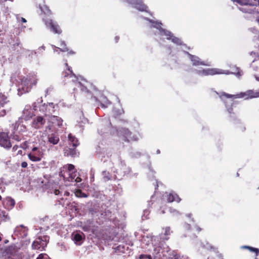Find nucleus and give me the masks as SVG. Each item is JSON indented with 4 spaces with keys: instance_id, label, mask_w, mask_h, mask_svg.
<instances>
[{
    "instance_id": "f257e3e1",
    "label": "nucleus",
    "mask_w": 259,
    "mask_h": 259,
    "mask_svg": "<svg viewBox=\"0 0 259 259\" xmlns=\"http://www.w3.org/2000/svg\"><path fill=\"white\" fill-rule=\"evenodd\" d=\"M223 97H225L227 98L233 99L245 98V99H248L249 98L259 97V92H254L252 91H248L246 93H240L236 95H230L223 92L220 95V97L221 98H222Z\"/></svg>"
},
{
    "instance_id": "f03ea898",
    "label": "nucleus",
    "mask_w": 259,
    "mask_h": 259,
    "mask_svg": "<svg viewBox=\"0 0 259 259\" xmlns=\"http://www.w3.org/2000/svg\"><path fill=\"white\" fill-rule=\"evenodd\" d=\"M76 171L74 166L72 164H68L63 166V169L61 171V175L63 178H66V173L69 175L68 181H72L76 176Z\"/></svg>"
},
{
    "instance_id": "7ed1b4c3",
    "label": "nucleus",
    "mask_w": 259,
    "mask_h": 259,
    "mask_svg": "<svg viewBox=\"0 0 259 259\" xmlns=\"http://www.w3.org/2000/svg\"><path fill=\"white\" fill-rule=\"evenodd\" d=\"M119 134L120 136L127 142L137 141L138 140V137L126 128H121L119 131Z\"/></svg>"
},
{
    "instance_id": "20e7f679",
    "label": "nucleus",
    "mask_w": 259,
    "mask_h": 259,
    "mask_svg": "<svg viewBox=\"0 0 259 259\" xmlns=\"http://www.w3.org/2000/svg\"><path fill=\"white\" fill-rule=\"evenodd\" d=\"M46 26L54 33L60 34L62 33V29L57 22H53L52 20H45L43 18Z\"/></svg>"
},
{
    "instance_id": "39448f33",
    "label": "nucleus",
    "mask_w": 259,
    "mask_h": 259,
    "mask_svg": "<svg viewBox=\"0 0 259 259\" xmlns=\"http://www.w3.org/2000/svg\"><path fill=\"white\" fill-rule=\"evenodd\" d=\"M42 156V152L37 147H33L31 152L28 154L29 159L33 162L40 161Z\"/></svg>"
},
{
    "instance_id": "423d86ee",
    "label": "nucleus",
    "mask_w": 259,
    "mask_h": 259,
    "mask_svg": "<svg viewBox=\"0 0 259 259\" xmlns=\"http://www.w3.org/2000/svg\"><path fill=\"white\" fill-rule=\"evenodd\" d=\"M196 73L201 76L213 75L221 74V70L217 68H207L196 70Z\"/></svg>"
},
{
    "instance_id": "0eeeda50",
    "label": "nucleus",
    "mask_w": 259,
    "mask_h": 259,
    "mask_svg": "<svg viewBox=\"0 0 259 259\" xmlns=\"http://www.w3.org/2000/svg\"><path fill=\"white\" fill-rule=\"evenodd\" d=\"M0 145L6 149H10L12 147L8 133H0Z\"/></svg>"
},
{
    "instance_id": "6e6552de",
    "label": "nucleus",
    "mask_w": 259,
    "mask_h": 259,
    "mask_svg": "<svg viewBox=\"0 0 259 259\" xmlns=\"http://www.w3.org/2000/svg\"><path fill=\"white\" fill-rule=\"evenodd\" d=\"M78 87L82 93L87 94L91 98L93 97L92 91L95 90V88L91 84L86 82V84H84L79 82H78Z\"/></svg>"
},
{
    "instance_id": "1a4fd4ad",
    "label": "nucleus",
    "mask_w": 259,
    "mask_h": 259,
    "mask_svg": "<svg viewBox=\"0 0 259 259\" xmlns=\"http://www.w3.org/2000/svg\"><path fill=\"white\" fill-rule=\"evenodd\" d=\"M46 123L45 119L40 116L34 118L32 122V126L35 129L42 128Z\"/></svg>"
},
{
    "instance_id": "9d476101",
    "label": "nucleus",
    "mask_w": 259,
    "mask_h": 259,
    "mask_svg": "<svg viewBox=\"0 0 259 259\" xmlns=\"http://www.w3.org/2000/svg\"><path fill=\"white\" fill-rule=\"evenodd\" d=\"M47 245L46 240H42L40 237L33 241L32 244V248L33 249H44Z\"/></svg>"
},
{
    "instance_id": "9b49d317",
    "label": "nucleus",
    "mask_w": 259,
    "mask_h": 259,
    "mask_svg": "<svg viewBox=\"0 0 259 259\" xmlns=\"http://www.w3.org/2000/svg\"><path fill=\"white\" fill-rule=\"evenodd\" d=\"M31 87L30 80L27 78L24 77L22 79L19 90H21L23 92L27 93L30 91Z\"/></svg>"
},
{
    "instance_id": "f8f14e48",
    "label": "nucleus",
    "mask_w": 259,
    "mask_h": 259,
    "mask_svg": "<svg viewBox=\"0 0 259 259\" xmlns=\"http://www.w3.org/2000/svg\"><path fill=\"white\" fill-rule=\"evenodd\" d=\"M188 55L189 59L192 62L193 66H207V64L203 61H201V59L197 56L193 55L188 53Z\"/></svg>"
},
{
    "instance_id": "ddd939ff",
    "label": "nucleus",
    "mask_w": 259,
    "mask_h": 259,
    "mask_svg": "<svg viewBox=\"0 0 259 259\" xmlns=\"http://www.w3.org/2000/svg\"><path fill=\"white\" fill-rule=\"evenodd\" d=\"M7 97L0 93V117L4 116L6 114L5 105L7 103Z\"/></svg>"
},
{
    "instance_id": "4468645a",
    "label": "nucleus",
    "mask_w": 259,
    "mask_h": 259,
    "mask_svg": "<svg viewBox=\"0 0 259 259\" xmlns=\"http://www.w3.org/2000/svg\"><path fill=\"white\" fill-rule=\"evenodd\" d=\"M72 236L73 240L77 245H80L81 241L85 238V235L82 232L73 233Z\"/></svg>"
},
{
    "instance_id": "2eb2a0df",
    "label": "nucleus",
    "mask_w": 259,
    "mask_h": 259,
    "mask_svg": "<svg viewBox=\"0 0 259 259\" xmlns=\"http://www.w3.org/2000/svg\"><path fill=\"white\" fill-rule=\"evenodd\" d=\"M64 155L66 156H71L74 157L77 156L79 154V152H77L76 147H73V148H71L68 147H66L64 149Z\"/></svg>"
},
{
    "instance_id": "dca6fc26",
    "label": "nucleus",
    "mask_w": 259,
    "mask_h": 259,
    "mask_svg": "<svg viewBox=\"0 0 259 259\" xmlns=\"http://www.w3.org/2000/svg\"><path fill=\"white\" fill-rule=\"evenodd\" d=\"M166 201L169 203L172 202L174 201L180 202L181 201V199L176 193H170L166 195Z\"/></svg>"
},
{
    "instance_id": "f3484780",
    "label": "nucleus",
    "mask_w": 259,
    "mask_h": 259,
    "mask_svg": "<svg viewBox=\"0 0 259 259\" xmlns=\"http://www.w3.org/2000/svg\"><path fill=\"white\" fill-rule=\"evenodd\" d=\"M49 122L55 125L61 126L62 125L63 120L59 116L51 115L49 118Z\"/></svg>"
},
{
    "instance_id": "a211bd4d",
    "label": "nucleus",
    "mask_w": 259,
    "mask_h": 259,
    "mask_svg": "<svg viewBox=\"0 0 259 259\" xmlns=\"http://www.w3.org/2000/svg\"><path fill=\"white\" fill-rule=\"evenodd\" d=\"M67 69L66 70H64L62 72V76L65 78L66 77H72L73 76L75 77V74L73 73L71 67L69 66L68 64H65Z\"/></svg>"
},
{
    "instance_id": "6ab92c4d",
    "label": "nucleus",
    "mask_w": 259,
    "mask_h": 259,
    "mask_svg": "<svg viewBox=\"0 0 259 259\" xmlns=\"http://www.w3.org/2000/svg\"><path fill=\"white\" fill-rule=\"evenodd\" d=\"M69 145H72L73 147H76L79 145L78 139L71 134L68 135Z\"/></svg>"
},
{
    "instance_id": "aec40b11",
    "label": "nucleus",
    "mask_w": 259,
    "mask_h": 259,
    "mask_svg": "<svg viewBox=\"0 0 259 259\" xmlns=\"http://www.w3.org/2000/svg\"><path fill=\"white\" fill-rule=\"evenodd\" d=\"M58 108V105L54 104L53 103H49L46 105V110L48 114L54 113L56 109Z\"/></svg>"
},
{
    "instance_id": "412c9836",
    "label": "nucleus",
    "mask_w": 259,
    "mask_h": 259,
    "mask_svg": "<svg viewBox=\"0 0 259 259\" xmlns=\"http://www.w3.org/2000/svg\"><path fill=\"white\" fill-rule=\"evenodd\" d=\"M164 233L161 234V238L163 240H167L169 239V236L171 234L172 231L169 227L163 228Z\"/></svg>"
},
{
    "instance_id": "4be33fe9",
    "label": "nucleus",
    "mask_w": 259,
    "mask_h": 259,
    "mask_svg": "<svg viewBox=\"0 0 259 259\" xmlns=\"http://www.w3.org/2000/svg\"><path fill=\"white\" fill-rule=\"evenodd\" d=\"M38 8L40 10L41 14H43L47 16H50L52 14L51 10L50 9L49 7L46 5H44L43 6H41L40 5H39Z\"/></svg>"
},
{
    "instance_id": "5701e85b",
    "label": "nucleus",
    "mask_w": 259,
    "mask_h": 259,
    "mask_svg": "<svg viewBox=\"0 0 259 259\" xmlns=\"http://www.w3.org/2000/svg\"><path fill=\"white\" fill-rule=\"evenodd\" d=\"M48 141L53 145L57 144L59 141V138L57 134H52L48 136Z\"/></svg>"
},
{
    "instance_id": "b1692460",
    "label": "nucleus",
    "mask_w": 259,
    "mask_h": 259,
    "mask_svg": "<svg viewBox=\"0 0 259 259\" xmlns=\"http://www.w3.org/2000/svg\"><path fill=\"white\" fill-rule=\"evenodd\" d=\"M60 47L58 48L62 52H67L69 54H74V52L67 47L66 44L64 41H61L59 44Z\"/></svg>"
},
{
    "instance_id": "393cba45",
    "label": "nucleus",
    "mask_w": 259,
    "mask_h": 259,
    "mask_svg": "<svg viewBox=\"0 0 259 259\" xmlns=\"http://www.w3.org/2000/svg\"><path fill=\"white\" fill-rule=\"evenodd\" d=\"M93 224V221L92 220H88L85 223L84 225L82 227V230L85 232L90 231L92 225Z\"/></svg>"
},
{
    "instance_id": "a878e982",
    "label": "nucleus",
    "mask_w": 259,
    "mask_h": 259,
    "mask_svg": "<svg viewBox=\"0 0 259 259\" xmlns=\"http://www.w3.org/2000/svg\"><path fill=\"white\" fill-rule=\"evenodd\" d=\"M204 247L207 250L212 251V252H211L210 254L214 253H215V252L219 251L218 250V248L213 246L208 242H207L205 245H204Z\"/></svg>"
},
{
    "instance_id": "bb28decb",
    "label": "nucleus",
    "mask_w": 259,
    "mask_h": 259,
    "mask_svg": "<svg viewBox=\"0 0 259 259\" xmlns=\"http://www.w3.org/2000/svg\"><path fill=\"white\" fill-rule=\"evenodd\" d=\"M207 259H224L222 253L219 251H217L214 253L210 254Z\"/></svg>"
},
{
    "instance_id": "cd10ccee",
    "label": "nucleus",
    "mask_w": 259,
    "mask_h": 259,
    "mask_svg": "<svg viewBox=\"0 0 259 259\" xmlns=\"http://www.w3.org/2000/svg\"><path fill=\"white\" fill-rule=\"evenodd\" d=\"M160 33L162 35H165L166 39L170 40L172 37V34L169 31L162 29L160 30Z\"/></svg>"
},
{
    "instance_id": "c85d7f7f",
    "label": "nucleus",
    "mask_w": 259,
    "mask_h": 259,
    "mask_svg": "<svg viewBox=\"0 0 259 259\" xmlns=\"http://www.w3.org/2000/svg\"><path fill=\"white\" fill-rule=\"evenodd\" d=\"M75 195L77 197H88V195L83 193L80 189H77L75 192Z\"/></svg>"
},
{
    "instance_id": "c756f323",
    "label": "nucleus",
    "mask_w": 259,
    "mask_h": 259,
    "mask_svg": "<svg viewBox=\"0 0 259 259\" xmlns=\"http://www.w3.org/2000/svg\"><path fill=\"white\" fill-rule=\"evenodd\" d=\"M234 2H237V3L242 5H251L250 0H232Z\"/></svg>"
},
{
    "instance_id": "7c9ffc66",
    "label": "nucleus",
    "mask_w": 259,
    "mask_h": 259,
    "mask_svg": "<svg viewBox=\"0 0 259 259\" xmlns=\"http://www.w3.org/2000/svg\"><path fill=\"white\" fill-rule=\"evenodd\" d=\"M243 247L244 248L248 249L250 251L255 252L256 256H257L259 254V250L256 248L252 247L249 246H244Z\"/></svg>"
},
{
    "instance_id": "2f4dec72",
    "label": "nucleus",
    "mask_w": 259,
    "mask_h": 259,
    "mask_svg": "<svg viewBox=\"0 0 259 259\" xmlns=\"http://www.w3.org/2000/svg\"><path fill=\"white\" fill-rule=\"evenodd\" d=\"M102 175L103 176L104 178L106 180L108 181L111 180V175L108 171H104L102 172Z\"/></svg>"
},
{
    "instance_id": "473e14b6",
    "label": "nucleus",
    "mask_w": 259,
    "mask_h": 259,
    "mask_svg": "<svg viewBox=\"0 0 259 259\" xmlns=\"http://www.w3.org/2000/svg\"><path fill=\"white\" fill-rule=\"evenodd\" d=\"M171 40L172 42L177 44V45H181V40L179 38L176 37L175 36H174L172 35V37L170 39Z\"/></svg>"
},
{
    "instance_id": "72a5a7b5",
    "label": "nucleus",
    "mask_w": 259,
    "mask_h": 259,
    "mask_svg": "<svg viewBox=\"0 0 259 259\" xmlns=\"http://www.w3.org/2000/svg\"><path fill=\"white\" fill-rule=\"evenodd\" d=\"M98 228L97 226H92L90 231L95 235H97L98 234Z\"/></svg>"
},
{
    "instance_id": "f704fd0d",
    "label": "nucleus",
    "mask_w": 259,
    "mask_h": 259,
    "mask_svg": "<svg viewBox=\"0 0 259 259\" xmlns=\"http://www.w3.org/2000/svg\"><path fill=\"white\" fill-rule=\"evenodd\" d=\"M36 259H49V256L45 253H41L39 254Z\"/></svg>"
},
{
    "instance_id": "c9c22d12",
    "label": "nucleus",
    "mask_w": 259,
    "mask_h": 259,
    "mask_svg": "<svg viewBox=\"0 0 259 259\" xmlns=\"http://www.w3.org/2000/svg\"><path fill=\"white\" fill-rule=\"evenodd\" d=\"M168 259H183V258L180 255L176 254L170 256Z\"/></svg>"
},
{
    "instance_id": "e433bc0d",
    "label": "nucleus",
    "mask_w": 259,
    "mask_h": 259,
    "mask_svg": "<svg viewBox=\"0 0 259 259\" xmlns=\"http://www.w3.org/2000/svg\"><path fill=\"white\" fill-rule=\"evenodd\" d=\"M140 259H144V258H148V259H152L151 255H145V254H141L139 256Z\"/></svg>"
},
{
    "instance_id": "4c0bfd02",
    "label": "nucleus",
    "mask_w": 259,
    "mask_h": 259,
    "mask_svg": "<svg viewBox=\"0 0 259 259\" xmlns=\"http://www.w3.org/2000/svg\"><path fill=\"white\" fill-rule=\"evenodd\" d=\"M8 203L12 207H13L15 204V202L14 200H13L12 199H10L8 200Z\"/></svg>"
},
{
    "instance_id": "58836bf2",
    "label": "nucleus",
    "mask_w": 259,
    "mask_h": 259,
    "mask_svg": "<svg viewBox=\"0 0 259 259\" xmlns=\"http://www.w3.org/2000/svg\"><path fill=\"white\" fill-rule=\"evenodd\" d=\"M27 165H28L27 163L25 161H23L21 163V167L23 168L27 167Z\"/></svg>"
},
{
    "instance_id": "ea45409f",
    "label": "nucleus",
    "mask_w": 259,
    "mask_h": 259,
    "mask_svg": "<svg viewBox=\"0 0 259 259\" xmlns=\"http://www.w3.org/2000/svg\"><path fill=\"white\" fill-rule=\"evenodd\" d=\"M114 112H115V114L116 115H121V114L123 113L124 111L122 109L121 110H120L118 112H117L116 110L114 111Z\"/></svg>"
},
{
    "instance_id": "a19ab883",
    "label": "nucleus",
    "mask_w": 259,
    "mask_h": 259,
    "mask_svg": "<svg viewBox=\"0 0 259 259\" xmlns=\"http://www.w3.org/2000/svg\"><path fill=\"white\" fill-rule=\"evenodd\" d=\"M239 128L241 132H244L246 130V128L243 125H241Z\"/></svg>"
},
{
    "instance_id": "79ce46f5",
    "label": "nucleus",
    "mask_w": 259,
    "mask_h": 259,
    "mask_svg": "<svg viewBox=\"0 0 259 259\" xmlns=\"http://www.w3.org/2000/svg\"><path fill=\"white\" fill-rule=\"evenodd\" d=\"M195 229L196 230V231H197L198 232H200L202 230V229L198 226H196L195 227Z\"/></svg>"
},
{
    "instance_id": "37998d69",
    "label": "nucleus",
    "mask_w": 259,
    "mask_h": 259,
    "mask_svg": "<svg viewBox=\"0 0 259 259\" xmlns=\"http://www.w3.org/2000/svg\"><path fill=\"white\" fill-rule=\"evenodd\" d=\"M20 44V40L18 39H17V42L15 44L13 45L14 48H15L16 46H18Z\"/></svg>"
},
{
    "instance_id": "c03bdc74",
    "label": "nucleus",
    "mask_w": 259,
    "mask_h": 259,
    "mask_svg": "<svg viewBox=\"0 0 259 259\" xmlns=\"http://www.w3.org/2000/svg\"><path fill=\"white\" fill-rule=\"evenodd\" d=\"M18 147H18V145H14V146L13 147L12 150H13V151H15L17 150V149H18Z\"/></svg>"
},
{
    "instance_id": "a18cd8bd",
    "label": "nucleus",
    "mask_w": 259,
    "mask_h": 259,
    "mask_svg": "<svg viewBox=\"0 0 259 259\" xmlns=\"http://www.w3.org/2000/svg\"><path fill=\"white\" fill-rule=\"evenodd\" d=\"M60 191L59 190H58V189H55V190H54V194H55L56 195H58L60 194Z\"/></svg>"
},
{
    "instance_id": "49530a36",
    "label": "nucleus",
    "mask_w": 259,
    "mask_h": 259,
    "mask_svg": "<svg viewBox=\"0 0 259 259\" xmlns=\"http://www.w3.org/2000/svg\"><path fill=\"white\" fill-rule=\"evenodd\" d=\"M7 1H10V2H13L14 0H0V3H4Z\"/></svg>"
},
{
    "instance_id": "de8ad7c7",
    "label": "nucleus",
    "mask_w": 259,
    "mask_h": 259,
    "mask_svg": "<svg viewBox=\"0 0 259 259\" xmlns=\"http://www.w3.org/2000/svg\"><path fill=\"white\" fill-rule=\"evenodd\" d=\"M119 37L118 36H116L114 38L115 42L116 43L118 42V41H119Z\"/></svg>"
},
{
    "instance_id": "09e8293b",
    "label": "nucleus",
    "mask_w": 259,
    "mask_h": 259,
    "mask_svg": "<svg viewBox=\"0 0 259 259\" xmlns=\"http://www.w3.org/2000/svg\"><path fill=\"white\" fill-rule=\"evenodd\" d=\"M14 138H15V140H16L17 141H18L21 140V139L18 136H15L14 137Z\"/></svg>"
},
{
    "instance_id": "8fccbe9b",
    "label": "nucleus",
    "mask_w": 259,
    "mask_h": 259,
    "mask_svg": "<svg viewBox=\"0 0 259 259\" xmlns=\"http://www.w3.org/2000/svg\"><path fill=\"white\" fill-rule=\"evenodd\" d=\"M21 21H22V22H23V23H26V22H27V21H26V20L25 18H23V17H22V18H21Z\"/></svg>"
},
{
    "instance_id": "3c124183",
    "label": "nucleus",
    "mask_w": 259,
    "mask_h": 259,
    "mask_svg": "<svg viewBox=\"0 0 259 259\" xmlns=\"http://www.w3.org/2000/svg\"><path fill=\"white\" fill-rule=\"evenodd\" d=\"M191 228V226L189 224H187L186 225V228L188 229H190Z\"/></svg>"
},
{
    "instance_id": "603ef678",
    "label": "nucleus",
    "mask_w": 259,
    "mask_h": 259,
    "mask_svg": "<svg viewBox=\"0 0 259 259\" xmlns=\"http://www.w3.org/2000/svg\"><path fill=\"white\" fill-rule=\"evenodd\" d=\"M228 112L230 113H231L232 112V111H233V108H231L230 109H229L228 110Z\"/></svg>"
},
{
    "instance_id": "864d4df0",
    "label": "nucleus",
    "mask_w": 259,
    "mask_h": 259,
    "mask_svg": "<svg viewBox=\"0 0 259 259\" xmlns=\"http://www.w3.org/2000/svg\"><path fill=\"white\" fill-rule=\"evenodd\" d=\"M22 153V151L21 150H18V153L17 154V155H18V154H21Z\"/></svg>"
},
{
    "instance_id": "5fc2aeb1",
    "label": "nucleus",
    "mask_w": 259,
    "mask_h": 259,
    "mask_svg": "<svg viewBox=\"0 0 259 259\" xmlns=\"http://www.w3.org/2000/svg\"><path fill=\"white\" fill-rule=\"evenodd\" d=\"M145 8H146V7H145V6H143V7H142V9H140V10L141 11H144V10H145Z\"/></svg>"
},
{
    "instance_id": "6e6d98bb",
    "label": "nucleus",
    "mask_w": 259,
    "mask_h": 259,
    "mask_svg": "<svg viewBox=\"0 0 259 259\" xmlns=\"http://www.w3.org/2000/svg\"><path fill=\"white\" fill-rule=\"evenodd\" d=\"M64 194L67 196H68L69 195V193L68 192L66 191V192H65Z\"/></svg>"
},
{
    "instance_id": "4d7b16f0",
    "label": "nucleus",
    "mask_w": 259,
    "mask_h": 259,
    "mask_svg": "<svg viewBox=\"0 0 259 259\" xmlns=\"http://www.w3.org/2000/svg\"><path fill=\"white\" fill-rule=\"evenodd\" d=\"M187 216H188V217H189V218H191V216H192V214H190H190H188L187 215Z\"/></svg>"
},
{
    "instance_id": "13d9d810",
    "label": "nucleus",
    "mask_w": 259,
    "mask_h": 259,
    "mask_svg": "<svg viewBox=\"0 0 259 259\" xmlns=\"http://www.w3.org/2000/svg\"><path fill=\"white\" fill-rule=\"evenodd\" d=\"M121 246L120 245H119L117 248H118V249L119 250L120 249V248Z\"/></svg>"
},
{
    "instance_id": "bf43d9fd",
    "label": "nucleus",
    "mask_w": 259,
    "mask_h": 259,
    "mask_svg": "<svg viewBox=\"0 0 259 259\" xmlns=\"http://www.w3.org/2000/svg\"><path fill=\"white\" fill-rule=\"evenodd\" d=\"M42 2H43V3H45V0H42Z\"/></svg>"
},
{
    "instance_id": "052dcab7",
    "label": "nucleus",
    "mask_w": 259,
    "mask_h": 259,
    "mask_svg": "<svg viewBox=\"0 0 259 259\" xmlns=\"http://www.w3.org/2000/svg\"><path fill=\"white\" fill-rule=\"evenodd\" d=\"M78 179V178H77V179ZM75 181H76V182H78V181H77V180H75Z\"/></svg>"
},
{
    "instance_id": "680f3d73",
    "label": "nucleus",
    "mask_w": 259,
    "mask_h": 259,
    "mask_svg": "<svg viewBox=\"0 0 259 259\" xmlns=\"http://www.w3.org/2000/svg\"><path fill=\"white\" fill-rule=\"evenodd\" d=\"M1 240H2V238H1V237H0V241H1Z\"/></svg>"
},
{
    "instance_id": "e2e57ef3",
    "label": "nucleus",
    "mask_w": 259,
    "mask_h": 259,
    "mask_svg": "<svg viewBox=\"0 0 259 259\" xmlns=\"http://www.w3.org/2000/svg\"><path fill=\"white\" fill-rule=\"evenodd\" d=\"M125 1H126V2H128V0H125Z\"/></svg>"
},
{
    "instance_id": "0e129e2a",
    "label": "nucleus",
    "mask_w": 259,
    "mask_h": 259,
    "mask_svg": "<svg viewBox=\"0 0 259 259\" xmlns=\"http://www.w3.org/2000/svg\"><path fill=\"white\" fill-rule=\"evenodd\" d=\"M1 199V196H0V200Z\"/></svg>"
},
{
    "instance_id": "69168bd1",
    "label": "nucleus",
    "mask_w": 259,
    "mask_h": 259,
    "mask_svg": "<svg viewBox=\"0 0 259 259\" xmlns=\"http://www.w3.org/2000/svg\"><path fill=\"white\" fill-rule=\"evenodd\" d=\"M255 259H258L257 257H255Z\"/></svg>"
},
{
    "instance_id": "338daca9",
    "label": "nucleus",
    "mask_w": 259,
    "mask_h": 259,
    "mask_svg": "<svg viewBox=\"0 0 259 259\" xmlns=\"http://www.w3.org/2000/svg\"><path fill=\"white\" fill-rule=\"evenodd\" d=\"M258 4H259V0H258Z\"/></svg>"
}]
</instances>
